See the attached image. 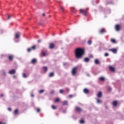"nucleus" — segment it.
Segmentation results:
<instances>
[{
  "label": "nucleus",
  "instance_id": "obj_1",
  "mask_svg": "<svg viewBox=\"0 0 124 124\" xmlns=\"http://www.w3.org/2000/svg\"><path fill=\"white\" fill-rule=\"evenodd\" d=\"M85 55V49L81 48H77L75 50V56L77 59H82Z\"/></svg>",
  "mask_w": 124,
  "mask_h": 124
},
{
  "label": "nucleus",
  "instance_id": "obj_2",
  "mask_svg": "<svg viewBox=\"0 0 124 124\" xmlns=\"http://www.w3.org/2000/svg\"><path fill=\"white\" fill-rule=\"evenodd\" d=\"M80 13L82 14V15H84V16H87V15L88 14V12L89 11V9L86 8L85 9H80L79 10Z\"/></svg>",
  "mask_w": 124,
  "mask_h": 124
},
{
  "label": "nucleus",
  "instance_id": "obj_3",
  "mask_svg": "<svg viewBox=\"0 0 124 124\" xmlns=\"http://www.w3.org/2000/svg\"><path fill=\"white\" fill-rule=\"evenodd\" d=\"M71 73L73 76H75V75H76V74H77V67H74V68H73V69H72Z\"/></svg>",
  "mask_w": 124,
  "mask_h": 124
},
{
  "label": "nucleus",
  "instance_id": "obj_4",
  "mask_svg": "<svg viewBox=\"0 0 124 124\" xmlns=\"http://www.w3.org/2000/svg\"><path fill=\"white\" fill-rule=\"evenodd\" d=\"M36 49V46L33 45L31 48H28L27 51L28 52H30L31 51H32V50H35Z\"/></svg>",
  "mask_w": 124,
  "mask_h": 124
},
{
  "label": "nucleus",
  "instance_id": "obj_5",
  "mask_svg": "<svg viewBox=\"0 0 124 124\" xmlns=\"http://www.w3.org/2000/svg\"><path fill=\"white\" fill-rule=\"evenodd\" d=\"M8 59L9 61H10V62H12V61H13V59H14V55H9L8 56Z\"/></svg>",
  "mask_w": 124,
  "mask_h": 124
},
{
  "label": "nucleus",
  "instance_id": "obj_6",
  "mask_svg": "<svg viewBox=\"0 0 124 124\" xmlns=\"http://www.w3.org/2000/svg\"><path fill=\"white\" fill-rule=\"evenodd\" d=\"M20 32H17L16 33H15V37L16 39H18V38H20Z\"/></svg>",
  "mask_w": 124,
  "mask_h": 124
},
{
  "label": "nucleus",
  "instance_id": "obj_7",
  "mask_svg": "<svg viewBox=\"0 0 124 124\" xmlns=\"http://www.w3.org/2000/svg\"><path fill=\"white\" fill-rule=\"evenodd\" d=\"M49 49H54L55 48V44L54 43H51L49 45Z\"/></svg>",
  "mask_w": 124,
  "mask_h": 124
},
{
  "label": "nucleus",
  "instance_id": "obj_8",
  "mask_svg": "<svg viewBox=\"0 0 124 124\" xmlns=\"http://www.w3.org/2000/svg\"><path fill=\"white\" fill-rule=\"evenodd\" d=\"M75 110L76 112H78V113H81V112H82V108L78 107H77L75 108Z\"/></svg>",
  "mask_w": 124,
  "mask_h": 124
},
{
  "label": "nucleus",
  "instance_id": "obj_9",
  "mask_svg": "<svg viewBox=\"0 0 124 124\" xmlns=\"http://www.w3.org/2000/svg\"><path fill=\"white\" fill-rule=\"evenodd\" d=\"M115 30L117 31H120V30H121V26H120V25L117 24L115 25Z\"/></svg>",
  "mask_w": 124,
  "mask_h": 124
},
{
  "label": "nucleus",
  "instance_id": "obj_10",
  "mask_svg": "<svg viewBox=\"0 0 124 124\" xmlns=\"http://www.w3.org/2000/svg\"><path fill=\"white\" fill-rule=\"evenodd\" d=\"M97 96L98 98H100L102 96V93L101 92H99L97 94Z\"/></svg>",
  "mask_w": 124,
  "mask_h": 124
},
{
  "label": "nucleus",
  "instance_id": "obj_11",
  "mask_svg": "<svg viewBox=\"0 0 124 124\" xmlns=\"http://www.w3.org/2000/svg\"><path fill=\"white\" fill-rule=\"evenodd\" d=\"M16 72V71L14 69L11 70L9 72V74H15Z\"/></svg>",
  "mask_w": 124,
  "mask_h": 124
},
{
  "label": "nucleus",
  "instance_id": "obj_12",
  "mask_svg": "<svg viewBox=\"0 0 124 124\" xmlns=\"http://www.w3.org/2000/svg\"><path fill=\"white\" fill-rule=\"evenodd\" d=\"M83 93H86V94H88V93H90V91L88 90V89L85 88L83 90Z\"/></svg>",
  "mask_w": 124,
  "mask_h": 124
},
{
  "label": "nucleus",
  "instance_id": "obj_13",
  "mask_svg": "<svg viewBox=\"0 0 124 124\" xmlns=\"http://www.w3.org/2000/svg\"><path fill=\"white\" fill-rule=\"evenodd\" d=\"M109 51L112 52V53H114V54H116V53H117V49L116 48L110 49H109Z\"/></svg>",
  "mask_w": 124,
  "mask_h": 124
},
{
  "label": "nucleus",
  "instance_id": "obj_14",
  "mask_svg": "<svg viewBox=\"0 0 124 124\" xmlns=\"http://www.w3.org/2000/svg\"><path fill=\"white\" fill-rule=\"evenodd\" d=\"M109 69L112 72H115V68L114 67H113L112 66H109Z\"/></svg>",
  "mask_w": 124,
  "mask_h": 124
},
{
  "label": "nucleus",
  "instance_id": "obj_15",
  "mask_svg": "<svg viewBox=\"0 0 124 124\" xmlns=\"http://www.w3.org/2000/svg\"><path fill=\"white\" fill-rule=\"evenodd\" d=\"M99 32H100V33H103L104 32H106V31H105V29H101L99 31Z\"/></svg>",
  "mask_w": 124,
  "mask_h": 124
},
{
  "label": "nucleus",
  "instance_id": "obj_16",
  "mask_svg": "<svg viewBox=\"0 0 124 124\" xmlns=\"http://www.w3.org/2000/svg\"><path fill=\"white\" fill-rule=\"evenodd\" d=\"M112 105L115 107L117 106V105H118V101H114L112 102Z\"/></svg>",
  "mask_w": 124,
  "mask_h": 124
},
{
  "label": "nucleus",
  "instance_id": "obj_17",
  "mask_svg": "<svg viewBox=\"0 0 124 124\" xmlns=\"http://www.w3.org/2000/svg\"><path fill=\"white\" fill-rule=\"evenodd\" d=\"M84 62H90V58H84Z\"/></svg>",
  "mask_w": 124,
  "mask_h": 124
},
{
  "label": "nucleus",
  "instance_id": "obj_18",
  "mask_svg": "<svg viewBox=\"0 0 124 124\" xmlns=\"http://www.w3.org/2000/svg\"><path fill=\"white\" fill-rule=\"evenodd\" d=\"M71 11L72 12H73V13H75V12H76L77 10H76V9H75V8L73 7V8H71Z\"/></svg>",
  "mask_w": 124,
  "mask_h": 124
},
{
  "label": "nucleus",
  "instance_id": "obj_19",
  "mask_svg": "<svg viewBox=\"0 0 124 124\" xmlns=\"http://www.w3.org/2000/svg\"><path fill=\"white\" fill-rule=\"evenodd\" d=\"M62 105H63V106H65V105H67V101H64L63 102H62Z\"/></svg>",
  "mask_w": 124,
  "mask_h": 124
},
{
  "label": "nucleus",
  "instance_id": "obj_20",
  "mask_svg": "<svg viewBox=\"0 0 124 124\" xmlns=\"http://www.w3.org/2000/svg\"><path fill=\"white\" fill-rule=\"evenodd\" d=\"M54 75V72H51L48 75L49 77H53Z\"/></svg>",
  "mask_w": 124,
  "mask_h": 124
},
{
  "label": "nucleus",
  "instance_id": "obj_21",
  "mask_svg": "<svg viewBox=\"0 0 124 124\" xmlns=\"http://www.w3.org/2000/svg\"><path fill=\"white\" fill-rule=\"evenodd\" d=\"M94 62H95V64H99V61L97 59H95L94 60Z\"/></svg>",
  "mask_w": 124,
  "mask_h": 124
},
{
  "label": "nucleus",
  "instance_id": "obj_22",
  "mask_svg": "<svg viewBox=\"0 0 124 124\" xmlns=\"http://www.w3.org/2000/svg\"><path fill=\"white\" fill-rule=\"evenodd\" d=\"M19 112V110H18V109H16L15 110L14 114H15V115H17V114H18Z\"/></svg>",
  "mask_w": 124,
  "mask_h": 124
},
{
  "label": "nucleus",
  "instance_id": "obj_23",
  "mask_svg": "<svg viewBox=\"0 0 124 124\" xmlns=\"http://www.w3.org/2000/svg\"><path fill=\"white\" fill-rule=\"evenodd\" d=\"M60 8L62 12H64V7L60 5Z\"/></svg>",
  "mask_w": 124,
  "mask_h": 124
},
{
  "label": "nucleus",
  "instance_id": "obj_24",
  "mask_svg": "<svg viewBox=\"0 0 124 124\" xmlns=\"http://www.w3.org/2000/svg\"><path fill=\"white\" fill-rule=\"evenodd\" d=\"M43 68L44 69V72H47V70H48V68L46 66H44Z\"/></svg>",
  "mask_w": 124,
  "mask_h": 124
},
{
  "label": "nucleus",
  "instance_id": "obj_25",
  "mask_svg": "<svg viewBox=\"0 0 124 124\" xmlns=\"http://www.w3.org/2000/svg\"><path fill=\"white\" fill-rule=\"evenodd\" d=\"M51 108H52V109H53V110H56V109H57V107H56V106L53 105L51 106Z\"/></svg>",
  "mask_w": 124,
  "mask_h": 124
},
{
  "label": "nucleus",
  "instance_id": "obj_26",
  "mask_svg": "<svg viewBox=\"0 0 124 124\" xmlns=\"http://www.w3.org/2000/svg\"><path fill=\"white\" fill-rule=\"evenodd\" d=\"M36 62V59H33L31 61V63H35Z\"/></svg>",
  "mask_w": 124,
  "mask_h": 124
},
{
  "label": "nucleus",
  "instance_id": "obj_27",
  "mask_svg": "<svg viewBox=\"0 0 124 124\" xmlns=\"http://www.w3.org/2000/svg\"><path fill=\"white\" fill-rule=\"evenodd\" d=\"M99 80L100 81H104L105 80V78H104V77H101L99 78Z\"/></svg>",
  "mask_w": 124,
  "mask_h": 124
},
{
  "label": "nucleus",
  "instance_id": "obj_28",
  "mask_svg": "<svg viewBox=\"0 0 124 124\" xmlns=\"http://www.w3.org/2000/svg\"><path fill=\"white\" fill-rule=\"evenodd\" d=\"M111 42L112 43H116V40H115L114 39H111Z\"/></svg>",
  "mask_w": 124,
  "mask_h": 124
},
{
  "label": "nucleus",
  "instance_id": "obj_29",
  "mask_svg": "<svg viewBox=\"0 0 124 124\" xmlns=\"http://www.w3.org/2000/svg\"><path fill=\"white\" fill-rule=\"evenodd\" d=\"M92 43V40H89L88 41V45H91Z\"/></svg>",
  "mask_w": 124,
  "mask_h": 124
},
{
  "label": "nucleus",
  "instance_id": "obj_30",
  "mask_svg": "<svg viewBox=\"0 0 124 124\" xmlns=\"http://www.w3.org/2000/svg\"><path fill=\"white\" fill-rule=\"evenodd\" d=\"M107 90L108 91V92H111V91H112V88H111V87H108L107 89Z\"/></svg>",
  "mask_w": 124,
  "mask_h": 124
},
{
  "label": "nucleus",
  "instance_id": "obj_31",
  "mask_svg": "<svg viewBox=\"0 0 124 124\" xmlns=\"http://www.w3.org/2000/svg\"><path fill=\"white\" fill-rule=\"evenodd\" d=\"M22 76H23V78H27V75H26V74H25V73H23L22 74Z\"/></svg>",
  "mask_w": 124,
  "mask_h": 124
},
{
  "label": "nucleus",
  "instance_id": "obj_32",
  "mask_svg": "<svg viewBox=\"0 0 124 124\" xmlns=\"http://www.w3.org/2000/svg\"><path fill=\"white\" fill-rule=\"evenodd\" d=\"M80 124H84L85 123V121H84V120H81L79 121Z\"/></svg>",
  "mask_w": 124,
  "mask_h": 124
},
{
  "label": "nucleus",
  "instance_id": "obj_33",
  "mask_svg": "<svg viewBox=\"0 0 124 124\" xmlns=\"http://www.w3.org/2000/svg\"><path fill=\"white\" fill-rule=\"evenodd\" d=\"M39 93H44V90H41L39 92Z\"/></svg>",
  "mask_w": 124,
  "mask_h": 124
},
{
  "label": "nucleus",
  "instance_id": "obj_34",
  "mask_svg": "<svg viewBox=\"0 0 124 124\" xmlns=\"http://www.w3.org/2000/svg\"><path fill=\"white\" fill-rule=\"evenodd\" d=\"M55 102H60V99L59 98L56 99L55 100Z\"/></svg>",
  "mask_w": 124,
  "mask_h": 124
},
{
  "label": "nucleus",
  "instance_id": "obj_35",
  "mask_svg": "<svg viewBox=\"0 0 124 124\" xmlns=\"http://www.w3.org/2000/svg\"><path fill=\"white\" fill-rule=\"evenodd\" d=\"M60 93H64V91L63 90L61 89L59 91Z\"/></svg>",
  "mask_w": 124,
  "mask_h": 124
},
{
  "label": "nucleus",
  "instance_id": "obj_36",
  "mask_svg": "<svg viewBox=\"0 0 124 124\" xmlns=\"http://www.w3.org/2000/svg\"><path fill=\"white\" fill-rule=\"evenodd\" d=\"M97 103H101V101L98 99H97Z\"/></svg>",
  "mask_w": 124,
  "mask_h": 124
},
{
  "label": "nucleus",
  "instance_id": "obj_37",
  "mask_svg": "<svg viewBox=\"0 0 124 124\" xmlns=\"http://www.w3.org/2000/svg\"><path fill=\"white\" fill-rule=\"evenodd\" d=\"M109 56V54L108 53H106L105 54V57H108Z\"/></svg>",
  "mask_w": 124,
  "mask_h": 124
},
{
  "label": "nucleus",
  "instance_id": "obj_38",
  "mask_svg": "<svg viewBox=\"0 0 124 124\" xmlns=\"http://www.w3.org/2000/svg\"><path fill=\"white\" fill-rule=\"evenodd\" d=\"M42 54L44 57H45V56H46V53L45 52H42Z\"/></svg>",
  "mask_w": 124,
  "mask_h": 124
},
{
  "label": "nucleus",
  "instance_id": "obj_39",
  "mask_svg": "<svg viewBox=\"0 0 124 124\" xmlns=\"http://www.w3.org/2000/svg\"><path fill=\"white\" fill-rule=\"evenodd\" d=\"M11 15H8V18H7V19H8V20H9V19H10V18H11Z\"/></svg>",
  "mask_w": 124,
  "mask_h": 124
},
{
  "label": "nucleus",
  "instance_id": "obj_40",
  "mask_svg": "<svg viewBox=\"0 0 124 124\" xmlns=\"http://www.w3.org/2000/svg\"><path fill=\"white\" fill-rule=\"evenodd\" d=\"M36 111L38 113H39V112H40V108H37V110H36Z\"/></svg>",
  "mask_w": 124,
  "mask_h": 124
},
{
  "label": "nucleus",
  "instance_id": "obj_41",
  "mask_svg": "<svg viewBox=\"0 0 124 124\" xmlns=\"http://www.w3.org/2000/svg\"><path fill=\"white\" fill-rule=\"evenodd\" d=\"M68 96H69V98H71L73 97V95H69Z\"/></svg>",
  "mask_w": 124,
  "mask_h": 124
},
{
  "label": "nucleus",
  "instance_id": "obj_42",
  "mask_svg": "<svg viewBox=\"0 0 124 124\" xmlns=\"http://www.w3.org/2000/svg\"><path fill=\"white\" fill-rule=\"evenodd\" d=\"M40 42H41V39H39L38 40V43H40Z\"/></svg>",
  "mask_w": 124,
  "mask_h": 124
},
{
  "label": "nucleus",
  "instance_id": "obj_43",
  "mask_svg": "<svg viewBox=\"0 0 124 124\" xmlns=\"http://www.w3.org/2000/svg\"><path fill=\"white\" fill-rule=\"evenodd\" d=\"M66 92H69V89L66 88Z\"/></svg>",
  "mask_w": 124,
  "mask_h": 124
},
{
  "label": "nucleus",
  "instance_id": "obj_44",
  "mask_svg": "<svg viewBox=\"0 0 124 124\" xmlns=\"http://www.w3.org/2000/svg\"><path fill=\"white\" fill-rule=\"evenodd\" d=\"M8 111H11L12 109H11V108H8Z\"/></svg>",
  "mask_w": 124,
  "mask_h": 124
},
{
  "label": "nucleus",
  "instance_id": "obj_45",
  "mask_svg": "<svg viewBox=\"0 0 124 124\" xmlns=\"http://www.w3.org/2000/svg\"><path fill=\"white\" fill-rule=\"evenodd\" d=\"M31 97H33V96H34V95H33V94H31Z\"/></svg>",
  "mask_w": 124,
  "mask_h": 124
},
{
  "label": "nucleus",
  "instance_id": "obj_46",
  "mask_svg": "<svg viewBox=\"0 0 124 124\" xmlns=\"http://www.w3.org/2000/svg\"><path fill=\"white\" fill-rule=\"evenodd\" d=\"M42 16H45V14H43Z\"/></svg>",
  "mask_w": 124,
  "mask_h": 124
},
{
  "label": "nucleus",
  "instance_id": "obj_47",
  "mask_svg": "<svg viewBox=\"0 0 124 124\" xmlns=\"http://www.w3.org/2000/svg\"><path fill=\"white\" fill-rule=\"evenodd\" d=\"M2 96H3V94H1V97H2Z\"/></svg>",
  "mask_w": 124,
  "mask_h": 124
},
{
  "label": "nucleus",
  "instance_id": "obj_48",
  "mask_svg": "<svg viewBox=\"0 0 124 124\" xmlns=\"http://www.w3.org/2000/svg\"><path fill=\"white\" fill-rule=\"evenodd\" d=\"M51 93H54V91H52V92H51Z\"/></svg>",
  "mask_w": 124,
  "mask_h": 124
},
{
  "label": "nucleus",
  "instance_id": "obj_49",
  "mask_svg": "<svg viewBox=\"0 0 124 124\" xmlns=\"http://www.w3.org/2000/svg\"><path fill=\"white\" fill-rule=\"evenodd\" d=\"M65 64H66V63H63V65H65Z\"/></svg>",
  "mask_w": 124,
  "mask_h": 124
},
{
  "label": "nucleus",
  "instance_id": "obj_50",
  "mask_svg": "<svg viewBox=\"0 0 124 124\" xmlns=\"http://www.w3.org/2000/svg\"><path fill=\"white\" fill-rule=\"evenodd\" d=\"M2 124V122H0V124Z\"/></svg>",
  "mask_w": 124,
  "mask_h": 124
},
{
  "label": "nucleus",
  "instance_id": "obj_51",
  "mask_svg": "<svg viewBox=\"0 0 124 124\" xmlns=\"http://www.w3.org/2000/svg\"><path fill=\"white\" fill-rule=\"evenodd\" d=\"M14 77L16 78V77L15 76H14Z\"/></svg>",
  "mask_w": 124,
  "mask_h": 124
}]
</instances>
